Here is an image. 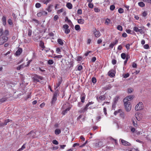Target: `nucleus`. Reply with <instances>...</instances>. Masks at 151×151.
<instances>
[{
	"label": "nucleus",
	"mask_w": 151,
	"mask_h": 151,
	"mask_svg": "<svg viewBox=\"0 0 151 151\" xmlns=\"http://www.w3.org/2000/svg\"><path fill=\"white\" fill-rule=\"evenodd\" d=\"M126 101V99H123V102L125 110L126 111L129 112L131 110L132 105L130 102H127Z\"/></svg>",
	"instance_id": "1"
},
{
	"label": "nucleus",
	"mask_w": 151,
	"mask_h": 151,
	"mask_svg": "<svg viewBox=\"0 0 151 151\" xmlns=\"http://www.w3.org/2000/svg\"><path fill=\"white\" fill-rule=\"evenodd\" d=\"M59 93V91L57 90L55 92L52 98V100L51 102V104H53L56 101L57 99V95Z\"/></svg>",
	"instance_id": "2"
},
{
	"label": "nucleus",
	"mask_w": 151,
	"mask_h": 151,
	"mask_svg": "<svg viewBox=\"0 0 151 151\" xmlns=\"http://www.w3.org/2000/svg\"><path fill=\"white\" fill-rule=\"evenodd\" d=\"M33 79L34 82H40V80H43V78L37 75H35Z\"/></svg>",
	"instance_id": "3"
},
{
	"label": "nucleus",
	"mask_w": 151,
	"mask_h": 151,
	"mask_svg": "<svg viewBox=\"0 0 151 151\" xmlns=\"http://www.w3.org/2000/svg\"><path fill=\"white\" fill-rule=\"evenodd\" d=\"M8 37L6 36H0V45H1L7 41Z\"/></svg>",
	"instance_id": "4"
},
{
	"label": "nucleus",
	"mask_w": 151,
	"mask_h": 151,
	"mask_svg": "<svg viewBox=\"0 0 151 151\" xmlns=\"http://www.w3.org/2000/svg\"><path fill=\"white\" fill-rule=\"evenodd\" d=\"M143 109V104L142 102H139L136 106L135 110L136 111L141 110Z\"/></svg>",
	"instance_id": "5"
},
{
	"label": "nucleus",
	"mask_w": 151,
	"mask_h": 151,
	"mask_svg": "<svg viewBox=\"0 0 151 151\" xmlns=\"http://www.w3.org/2000/svg\"><path fill=\"white\" fill-rule=\"evenodd\" d=\"M30 138L33 139L35 137L36 134L33 131H31L29 133L27 134Z\"/></svg>",
	"instance_id": "6"
},
{
	"label": "nucleus",
	"mask_w": 151,
	"mask_h": 151,
	"mask_svg": "<svg viewBox=\"0 0 151 151\" xmlns=\"http://www.w3.org/2000/svg\"><path fill=\"white\" fill-rule=\"evenodd\" d=\"M120 141H121L122 144L125 146H128L131 145V144L127 141L122 139H120Z\"/></svg>",
	"instance_id": "7"
},
{
	"label": "nucleus",
	"mask_w": 151,
	"mask_h": 151,
	"mask_svg": "<svg viewBox=\"0 0 151 151\" xmlns=\"http://www.w3.org/2000/svg\"><path fill=\"white\" fill-rule=\"evenodd\" d=\"M69 27L67 24H65L63 26V28L65 29V32L66 34L69 33L70 32V30L68 29Z\"/></svg>",
	"instance_id": "8"
},
{
	"label": "nucleus",
	"mask_w": 151,
	"mask_h": 151,
	"mask_svg": "<svg viewBox=\"0 0 151 151\" xmlns=\"http://www.w3.org/2000/svg\"><path fill=\"white\" fill-rule=\"evenodd\" d=\"M133 30L137 32H139L141 34H143L144 33L143 30L141 29H139L138 27H135L133 28Z\"/></svg>",
	"instance_id": "9"
},
{
	"label": "nucleus",
	"mask_w": 151,
	"mask_h": 151,
	"mask_svg": "<svg viewBox=\"0 0 151 151\" xmlns=\"http://www.w3.org/2000/svg\"><path fill=\"white\" fill-rule=\"evenodd\" d=\"M134 98V96L133 95H130L128 96L124 99H126V101L127 102H129V101L132 100Z\"/></svg>",
	"instance_id": "10"
},
{
	"label": "nucleus",
	"mask_w": 151,
	"mask_h": 151,
	"mask_svg": "<svg viewBox=\"0 0 151 151\" xmlns=\"http://www.w3.org/2000/svg\"><path fill=\"white\" fill-rule=\"evenodd\" d=\"M103 142L101 141H99L95 143V146L97 147H100L102 146Z\"/></svg>",
	"instance_id": "11"
},
{
	"label": "nucleus",
	"mask_w": 151,
	"mask_h": 151,
	"mask_svg": "<svg viewBox=\"0 0 151 151\" xmlns=\"http://www.w3.org/2000/svg\"><path fill=\"white\" fill-rule=\"evenodd\" d=\"M93 33L95 37H99L101 35L99 31H97L96 29H95V31H93Z\"/></svg>",
	"instance_id": "12"
},
{
	"label": "nucleus",
	"mask_w": 151,
	"mask_h": 151,
	"mask_svg": "<svg viewBox=\"0 0 151 151\" xmlns=\"http://www.w3.org/2000/svg\"><path fill=\"white\" fill-rule=\"evenodd\" d=\"M47 14V12L45 11H42L39 12L37 14V16L38 17H40L42 15H46Z\"/></svg>",
	"instance_id": "13"
},
{
	"label": "nucleus",
	"mask_w": 151,
	"mask_h": 151,
	"mask_svg": "<svg viewBox=\"0 0 151 151\" xmlns=\"http://www.w3.org/2000/svg\"><path fill=\"white\" fill-rule=\"evenodd\" d=\"M88 105H86L84 108L81 109L79 111V112L80 113H83L87 111L88 109Z\"/></svg>",
	"instance_id": "14"
},
{
	"label": "nucleus",
	"mask_w": 151,
	"mask_h": 151,
	"mask_svg": "<svg viewBox=\"0 0 151 151\" xmlns=\"http://www.w3.org/2000/svg\"><path fill=\"white\" fill-rule=\"evenodd\" d=\"M22 52V49L21 48H19L16 52L15 54L17 55H19Z\"/></svg>",
	"instance_id": "15"
},
{
	"label": "nucleus",
	"mask_w": 151,
	"mask_h": 151,
	"mask_svg": "<svg viewBox=\"0 0 151 151\" xmlns=\"http://www.w3.org/2000/svg\"><path fill=\"white\" fill-rule=\"evenodd\" d=\"M2 20L3 22V25L5 26L6 24V17L5 16H3L2 17Z\"/></svg>",
	"instance_id": "16"
},
{
	"label": "nucleus",
	"mask_w": 151,
	"mask_h": 151,
	"mask_svg": "<svg viewBox=\"0 0 151 151\" xmlns=\"http://www.w3.org/2000/svg\"><path fill=\"white\" fill-rule=\"evenodd\" d=\"M12 120L11 119H6L4 121V123H3V124H1L2 125H3V126H6V125L8 123L11 122V121H12Z\"/></svg>",
	"instance_id": "17"
},
{
	"label": "nucleus",
	"mask_w": 151,
	"mask_h": 151,
	"mask_svg": "<svg viewBox=\"0 0 151 151\" xmlns=\"http://www.w3.org/2000/svg\"><path fill=\"white\" fill-rule=\"evenodd\" d=\"M53 6V5L50 4L48 6V7L46 9V10L49 12H51L52 10V8Z\"/></svg>",
	"instance_id": "18"
},
{
	"label": "nucleus",
	"mask_w": 151,
	"mask_h": 151,
	"mask_svg": "<svg viewBox=\"0 0 151 151\" xmlns=\"http://www.w3.org/2000/svg\"><path fill=\"white\" fill-rule=\"evenodd\" d=\"M139 114H140V113L139 114L138 113L135 114V117L136 119L138 121H139L141 119V118L139 116Z\"/></svg>",
	"instance_id": "19"
},
{
	"label": "nucleus",
	"mask_w": 151,
	"mask_h": 151,
	"mask_svg": "<svg viewBox=\"0 0 151 151\" xmlns=\"http://www.w3.org/2000/svg\"><path fill=\"white\" fill-rule=\"evenodd\" d=\"M70 109V108H66L65 110H63L62 112V114L63 115H65L67 112L68 111H69Z\"/></svg>",
	"instance_id": "20"
},
{
	"label": "nucleus",
	"mask_w": 151,
	"mask_h": 151,
	"mask_svg": "<svg viewBox=\"0 0 151 151\" xmlns=\"http://www.w3.org/2000/svg\"><path fill=\"white\" fill-rule=\"evenodd\" d=\"M66 6L69 9H71L72 8V5L70 3L68 2L67 3Z\"/></svg>",
	"instance_id": "21"
},
{
	"label": "nucleus",
	"mask_w": 151,
	"mask_h": 151,
	"mask_svg": "<svg viewBox=\"0 0 151 151\" xmlns=\"http://www.w3.org/2000/svg\"><path fill=\"white\" fill-rule=\"evenodd\" d=\"M78 22L80 24H83L84 23V20L82 19H78Z\"/></svg>",
	"instance_id": "22"
},
{
	"label": "nucleus",
	"mask_w": 151,
	"mask_h": 151,
	"mask_svg": "<svg viewBox=\"0 0 151 151\" xmlns=\"http://www.w3.org/2000/svg\"><path fill=\"white\" fill-rule=\"evenodd\" d=\"M55 133L57 134H58L61 133V130L60 129H56L55 131Z\"/></svg>",
	"instance_id": "23"
},
{
	"label": "nucleus",
	"mask_w": 151,
	"mask_h": 151,
	"mask_svg": "<svg viewBox=\"0 0 151 151\" xmlns=\"http://www.w3.org/2000/svg\"><path fill=\"white\" fill-rule=\"evenodd\" d=\"M133 91V89L132 88H129L127 89V92L128 93H131Z\"/></svg>",
	"instance_id": "24"
},
{
	"label": "nucleus",
	"mask_w": 151,
	"mask_h": 151,
	"mask_svg": "<svg viewBox=\"0 0 151 151\" xmlns=\"http://www.w3.org/2000/svg\"><path fill=\"white\" fill-rule=\"evenodd\" d=\"M57 41L58 43L60 45H62L63 44V42L60 39H58Z\"/></svg>",
	"instance_id": "25"
},
{
	"label": "nucleus",
	"mask_w": 151,
	"mask_h": 151,
	"mask_svg": "<svg viewBox=\"0 0 151 151\" xmlns=\"http://www.w3.org/2000/svg\"><path fill=\"white\" fill-rule=\"evenodd\" d=\"M7 97H4L0 99V102H3L7 100Z\"/></svg>",
	"instance_id": "26"
},
{
	"label": "nucleus",
	"mask_w": 151,
	"mask_h": 151,
	"mask_svg": "<svg viewBox=\"0 0 151 151\" xmlns=\"http://www.w3.org/2000/svg\"><path fill=\"white\" fill-rule=\"evenodd\" d=\"M85 98V96L81 95V101L82 103H84V102Z\"/></svg>",
	"instance_id": "27"
},
{
	"label": "nucleus",
	"mask_w": 151,
	"mask_h": 151,
	"mask_svg": "<svg viewBox=\"0 0 151 151\" xmlns=\"http://www.w3.org/2000/svg\"><path fill=\"white\" fill-rule=\"evenodd\" d=\"M75 29L76 30H80V27L79 25H76L75 26Z\"/></svg>",
	"instance_id": "28"
},
{
	"label": "nucleus",
	"mask_w": 151,
	"mask_h": 151,
	"mask_svg": "<svg viewBox=\"0 0 151 151\" xmlns=\"http://www.w3.org/2000/svg\"><path fill=\"white\" fill-rule=\"evenodd\" d=\"M129 76V74L127 73L126 74H123V76L124 78H126L128 77Z\"/></svg>",
	"instance_id": "29"
},
{
	"label": "nucleus",
	"mask_w": 151,
	"mask_h": 151,
	"mask_svg": "<svg viewBox=\"0 0 151 151\" xmlns=\"http://www.w3.org/2000/svg\"><path fill=\"white\" fill-rule=\"evenodd\" d=\"M138 5L141 7H144L145 5L144 3L142 2H140L138 3Z\"/></svg>",
	"instance_id": "30"
},
{
	"label": "nucleus",
	"mask_w": 151,
	"mask_h": 151,
	"mask_svg": "<svg viewBox=\"0 0 151 151\" xmlns=\"http://www.w3.org/2000/svg\"><path fill=\"white\" fill-rule=\"evenodd\" d=\"M109 76L111 77H113L115 76V74L114 73L112 72L109 73V72L108 73Z\"/></svg>",
	"instance_id": "31"
},
{
	"label": "nucleus",
	"mask_w": 151,
	"mask_h": 151,
	"mask_svg": "<svg viewBox=\"0 0 151 151\" xmlns=\"http://www.w3.org/2000/svg\"><path fill=\"white\" fill-rule=\"evenodd\" d=\"M132 123L133 124L134 126V127H136L137 126V122L136 121H134V120H133V119H132Z\"/></svg>",
	"instance_id": "32"
},
{
	"label": "nucleus",
	"mask_w": 151,
	"mask_h": 151,
	"mask_svg": "<svg viewBox=\"0 0 151 151\" xmlns=\"http://www.w3.org/2000/svg\"><path fill=\"white\" fill-rule=\"evenodd\" d=\"M25 144H24L22 146V147L19 149L18 150L19 151H21L22 150H23V149H25Z\"/></svg>",
	"instance_id": "33"
},
{
	"label": "nucleus",
	"mask_w": 151,
	"mask_h": 151,
	"mask_svg": "<svg viewBox=\"0 0 151 151\" xmlns=\"http://www.w3.org/2000/svg\"><path fill=\"white\" fill-rule=\"evenodd\" d=\"M40 46L42 48H44L45 47L44 46V43L41 41L40 42Z\"/></svg>",
	"instance_id": "34"
},
{
	"label": "nucleus",
	"mask_w": 151,
	"mask_h": 151,
	"mask_svg": "<svg viewBox=\"0 0 151 151\" xmlns=\"http://www.w3.org/2000/svg\"><path fill=\"white\" fill-rule=\"evenodd\" d=\"M121 111H122L121 110V109H119V110L118 111H115L114 113V114L115 115H116L118 114V113H120Z\"/></svg>",
	"instance_id": "35"
},
{
	"label": "nucleus",
	"mask_w": 151,
	"mask_h": 151,
	"mask_svg": "<svg viewBox=\"0 0 151 151\" xmlns=\"http://www.w3.org/2000/svg\"><path fill=\"white\" fill-rule=\"evenodd\" d=\"M121 57L122 59H124L126 57L125 54L124 53H122L121 54Z\"/></svg>",
	"instance_id": "36"
},
{
	"label": "nucleus",
	"mask_w": 151,
	"mask_h": 151,
	"mask_svg": "<svg viewBox=\"0 0 151 151\" xmlns=\"http://www.w3.org/2000/svg\"><path fill=\"white\" fill-rule=\"evenodd\" d=\"M118 11L120 13H122L124 12V10L123 9L120 8L119 9Z\"/></svg>",
	"instance_id": "37"
},
{
	"label": "nucleus",
	"mask_w": 151,
	"mask_h": 151,
	"mask_svg": "<svg viewBox=\"0 0 151 151\" xmlns=\"http://www.w3.org/2000/svg\"><path fill=\"white\" fill-rule=\"evenodd\" d=\"M117 29L120 31H122L123 29L122 26L119 25L117 26Z\"/></svg>",
	"instance_id": "38"
},
{
	"label": "nucleus",
	"mask_w": 151,
	"mask_h": 151,
	"mask_svg": "<svg viewBox=\"0 0 151 151\" xmlns=\"http://www.w3.org/2000/svg\"><path fill=\"white\" fill-rule=\"evenodd\" d=\"M4 35L5 36H7L9 34V31L8 30H5L4 32Z\"/></svg>",
	"instance_id": "39"
},
{
	"label": "nucleus",
	"mask_w": 151,
	"mask_h": 151,
	"mask_svg": "<svg viewBox=\"0 0 151 151\" xmlns=\"http://www.w3.org/2000/svg\"><path fill=\"white\" fill-rule=\"evenodd\" d=\"M91 80H92V82L93 83H95L96 82V78H95V77H93L92 78Z\"/></svg>",
	"instance_id": "40"
},
{
	"label": "nucleus",
	"mask_w": 151,
	"mask_h": 151,
	"mask_svg": "<svg viewBox=\"0 0 151 151\" xmlns=\"http://www.w3.org/2000/svg\"><path fill=\"white\" fill-rule=\"evenodd\" d=\"M41 6V5L39 3H37L35 4V7L37 8H39Z\"/></svg>",
	"instance_id": "41"
},
{
	"label": "nucleus",
	"mask_w": 151,
	"mask_h": 151,
	"mask_svg": "<svg viewBox=\"0 0 151 151\" xmlns=\"http://www.w3.org/2000/svg\"><path fill=\"white\" fill-rule=\"evenodd\" d=\"M8 24L10 25H12L13 24L12 21V19H8Z\"/></svg>",
	"instance_id": "42"
},
{
	"label": "nucleus",
	"mask_w": 151,
	"mask_h": 151,
	"mask_svg": "<svg viewBox=\"0 0 151 151\" xmlns=\"http://www.w3.org/2000/svg\"><path fill=\"white\" fill-rule=\"evenodd\" d=\"M115 8V6L114 5H111L110 6V9L111 10L113 11L114 10Z\"/></svg>",
	"instance_id": "43"
},
{
	"label": "nucleus",
	"mask_w": 151,
	"mask_h": 151,
	"mask_svg": "<svg viewBox=\"0 0 151 151\" xmlns=\"http://www.w3.org/2000/svg\"><path fill=\"white\" fill-rule=\"evenodd\" d=\"M48 63L49 65H52L53 63V60H50L48 61Z\"/></svg>",
	"instance_id": "44"
},
{
	"label": "nucleus",
	"mask_w": 151,
	"mask_h": 151,
	"mask_svg": "<svg viewBox=\"0 0 151 151\" xmlns=\"http://www.w3.org/2000/svg\"><path fill=\"white\" fill-rule=\"evenodd\" d=\"M110 19L108 18H107L106 20L105 23L106 24H109L110 23Z\"/></svg>",
	"instance_id": "45"
},
{
	"label": "nucleus",
	"mask_w": 151,
	"mask_h": 151,
	"mask_svg": "<svg viewBox=\"0 0 151 151\" xmlns=\"http://www.w3.org/2000/svg\"><path fill=\"white\" fill-rule=\"evenodd\" d=\"M52 143L55 145H57L58 144V141L56 140H54L52 141Z\"/></svg>",
	"instance_id": "46"
},
{
	"label": "nucleus",
	"mask_w": 151,
	"mask_h": 151,
	"mask_svg": "<svg viewBox=\"0 0 151 151\" xmlns=\"http://www.w3.org/2000/svg\"><path fill=\"white\" fill-rule=\"evenodd\" d=\"M88 6L90 8H93V4L90 3L88 4Z\"/></svg>",
	"instance_id": "47"
},
{
	"label": "nucleus",
	"mask_w": 151,
	"mask_h": 151,
	"mask_svg": "<svg viewBox=\"0 0 151 151\" xmlns=\"http://www.w3.org/2000/svg\"><path fill=\"white\" fill-rule=\"evenodd\" d=\"M61 82L62 81H59L58 83L57 84V86L56 87V88H57L60 86V85L61 83Z\"/></svg>",
	"instance_id": "48"
},
{
	"label": "nucleus",
	"mask_w": 151,
	"mask_h": 151,
	"mask_svg": "<svg viewBox=\"0 0 151 151\" xmlns=\"http://www.w3.org/2000/svg\"><path fill=\"white\" fill-rule=\"evenodd\" d=\"M106 90H107L110 88H111V86L110 85H108L107 86H106L105 87H104Z\"/></svg>",
	"instance_id": "49"
},
{
	"label": "nucleus",
	"mask_w": 151,
	"mask_h": 151,
	"mask_svg": "<svg viewBox=\"0 0 151 151\" xmlns=\"http://www.w3.org/2000/svg\"><path fill=\"white\" fill-rule=\"evenodd\" d=\"M3 33V30L2 28L0 29V36H1Z\"/></svg>",
	"instance_id": "50"
},
{
	"label": "nucleus",
	"mask_w": 151,
	"mask_h": 151,
	"mask_svg": "<svg viewBox=\"0 0 151 151\" xmlns=\"http://www.w3.org/2000/svg\"><path fill=\"white\" fill-rule=\"evenodd\" d=\"M82 69V66L81 65H80L78 66V70L79 71L81 70Z\"/></svg>",
	"instance_id": "51"
},
{
	"label": "nucleus",
	"mask_w": 151,
	"mask_h": 151,
	"mask_svg": "<svg viewBox=\"0 0 151 151\" xmlns=\"http://www.w3.org/2000/svg\"><path fill=\"white\" fill-rule=\"evenodd\" d=\"M82 59V58L80 56H78L77 58V61H80Z\"/></svg>",
	"instance_id": "52"
},
{
	"label": "nucleus",
	"mask_w": 151,
	"mask_h": 151,
	"mask_svg": "<svg viewBox=\"0 0 151 151\" xmlns=\"http://www.w3.org/2000/svg\"><path fill=\"white\" fill-rule=\"evenodd\" d=\"M144 47L145 49H148L149 48V45L148 44H146L144 46Z\"/></svg>",
	"instance_id": "53"
},
{
	"label": "nucleus",
	"mask_w": 151,
	"mask_h": 151,
	"mask_svg": "<svg viewBox=\"0 0 151 151\" xmlns=\"http://www.w3.org/2000/svg\"><path fill=\"white\" fill-rule=\"evenodd\" d=\"M77 13L79 14H81L82 13V11L81 9H79L77 11Z\"/></svg>",
	"instance_id": "54"
},
{
	"label": "nucleus",
	"mask_w": 151,
	"mask_h": 151,
	"mask_svg": "<svg viewBox=\"0 0 151 151\" xmlns=\"http://www.w3.org/2000/svg\"><path fill=\"white\" fill-rule=\"evenodd\" d=\"M132 66L133 68H136L137 67V64L134 63H133Z\"/></svg>",
	"instance_id": "55"
},
{
	"label": "nucleus",
	"mask_w": 151,
	"mask_h": 151,
	"mask_svg": "<svg viewBox=\"0 0 151 151\" xmlns=\"http://www.w3.org/2000/svg\"><path fill=\"white\" fill-rule=\"evenodd\" d=\"M59 17L57 15H55L54 18V20L55 21H56L58 19Z\"/></svg>",
	"instance_id": "56"
},
{
	"label": "nucleus",
	"mask_w": 151,
	"mask_h": 151,
	"mask_svg": "<svg viewBox=\"0 0 151 151\" xmlns=\"http://www.w3.org/2000/svg\"><path fill=\"white\" fill-rule=\"evenodd\" d=\"M63 9H61L60 10H59L58 11L57 13L58 14H60L61 12H63Z\"/></svg>",
	"instance_id": "57"
},
{
	"label": "nucleus",
	"mask_w": 151,
	"mask_h": 151,
	"mask_svg": "<svg viewBox=\"0 0 151 151\" xmlns=\"http://www.w3.org/2000/svg\"><path fill=\"white\" fill-rule=\"evenodd\" d=\"M68 21V23H72L70 21V20L67 17L65 18V21Z\"/></svg>",
	"instance_id": "58"
},
{
	"label": "nucleus",
	"mask_w": 151,
	"mask_h": 151,
	"mask_svg": "<svg viewBox=\"0 0 151 151\" xmlns=\"http://www.w3.org/2000/svg\"><path fill=\"white\" fill-rule=\"evenodd\" d=\"M32 31L30 29H29L28 32V35L30 36L32 34Z\"/></svg>",
	"instance_id": "59"
},
{
	"label": "nucleus",
	"mask_w": 151,
	"mask_h": 151,
	"mask_svg": "<svg viewBox=\"0 0 151 151\" xmlns=\"http://www.w3.org/2000/svg\"><path fill=\"white\" fill-rule=\"evenodd\" d=\"M116 60L115 59H113L112 61V63L113 65H115L116 63Z\"/></svg>",
	"instance_id": "60"
},
{
	"label": "nucleus",
	"mask_w": 151,
	"mask_h": 151,
	"mask_svg": "<svg viewBox=\"0 0 151 151\" xmlns=\"http://www.w3.org/2000/svg\"><path fill=\"white\" fill-rule=\"evenodd\" d=\"M118 42V40H115V41L114 42H113V43H112V44H113L114 45H116Z\"/></svg>",
	"instance_id": "61"
},
{
	"label": "nucleus",
	"mask_w": 151,
	"mask_h": 151,
	"mask_svg": "<svg viewBox=\"0 0 151 151\" xmlns=\"http://www.w3.org/2000/svg\"><path fill=\"white\" fill-rule=\"evenodd\" d=\"M147 13L146 12H144L142 13V16L144 17H146L147 16Z\"/></svg>",
	"instance_id": "62"
},
{
	"label": "nucleus",
	"mask_w": 151,
	"mask_h": 151,
	"mask_svg": "<svg viewBox=\"0 0 151 151\" xmlns=\"http://www.w3.org/2000/svg\"><path fill=\"white\" fill-rule=\"evenodd\" d=\"M96 60V58L95 57H93L91 59V62H94Z\"/></svg>",
	"instance_id": "63"
},
{
	"label": "nucleus",
	"mask_w": 151,
	"mask_h": 151,
	"mask_svg": "<svg viewBox=\"0 0 151 151\" xmlns=\"http://www.w3.org/2000/svg\"><path fill=\"white\" fill-rule=\"evenodd\" d=\"M56 51L58 53L61 52V50L59 48H57L56 49Z\"/></svg>",
	"instance_id": "64"
}]
</instances>
